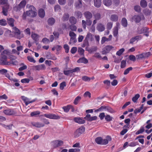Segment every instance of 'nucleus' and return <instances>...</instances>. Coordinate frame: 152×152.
<instances>
[{"instance_id": "nucleus-1", "label": "nucleus", "mask_w": 152, "mask_h": 152, "mask_svg": "<svg viewBox=\"0 0 152 152\" xmlns=\"http://www.w3.org/2000/svg\"><path fill=\"white\" fill-rule=\"evenodd\" d=\"M84 16L86 18V20H83L82 21V24L83 28L85 29L86 25L90 26L92 23L91 18L93 17L92 13L89 11H86L84 13Z\"/></svg>"}, {"instance_id": "nucleus-2", "label": "nucleus", "mask_w": 152, "mask_h": 152, "mask_svg": "<svg viewBox=\"0 0 152 152\" xmlns=\"http://www.w3.org/2000/svg\"><path fill=\"white\" fill-rule=\"evenodd\" d=\"M27 7L28 8V10L26 11L27 15L31 17H34L37 15L36 10L33 6L27 4Z\"/></svg>"}, {"instance_id": "nucleus-3", "label": "nucleus", "mask_w": 152, "mask_h": 152, "mask_svg": "<svg viewBox=\"0 0 152 152\" xmlns=\"http://www.w3.org/2000/svg\"><path fill=\"white\" fill-rule=\"evenodd\" d=\"M145 17L142 14L136 15H134L132 18V21L136 23H139L142 20H144Z\"/></svg>"}, {"instance_id": "nucleus-4", "label": "nucleus", "mask_w": 152, "mask_h": 152, "mask_svg": "<svg viewBox=\"0 0 152 152\" xmlns=\"http://www.w3.org/2000/svg\"><path fill=\"white\" fill-rule=\"evenodd\" d=\"M96 142L98 144L105 145L108 143V140L106 139H103L101 137H98L95 140Z\"/></svg>"}, {"instance_id": "nucleus-5", "label": "nucleus", "mask_w": 152, "mask_h": 152, "mask_svg": "<svg viewBox=\"0 0 152 152\" xmlns=\"http://www.w3.org/2000/svg\"><path fill=\"white\" fill-rule=\"evenodd\" d=\"M85 131V128L83 126H81L77 129L74 133L75 137H78L83 133Z\"/></svg>"}, {"instance_id": "nucleus-6", "label": "nucleus", "mask_w": 152, "mask_h": 152, "mask_svg": "<svg viewBox=\"0 0 152 152\" xmlns=\"http://www.w3.org/2000/svg\"><path fill=\"white\" fill-rule=\"evenodd\" d=\"M64 143L63 141L56 140L51 142V144L54 148H56L61 146Z\"/></svg>"}, {"instance_id": "nucleus-7", "label": "nucleus", "mask_w": 152, "mask_h": 152, "mask_svg": "<svg viewBox=\"0 0 152 152\" xmlns=\"http://www.w3.org/2000/svg\"><path fill=\"white\" fill-rule=\"evenodd\" d=\"M26 4V1L24 0L22 1L16 7H14V10L16 11L20 10L22 8H24Z\"/></svg>"}, {"instance_id": "nucleus-8", "label": "nucleus", "mask_w": 152, "mask_h": 152, "mask_svg": "<svg viewBox=\"0 0 152 152\" xmlns=\"http://www.w3.org/2000/svg\"><path fill=\"white\" fill-rule=\"evenodd\" d=\"M7 57L6 55H2L1 58H0V61L3 65H10L11 64L10 62L7 61Z\"/></svg>"}, {"instance_id": "nucleus-9", "label": "nucleus", "mask_w": 152, "mask_h": 152, "mask_svg": "<svg viewBox=\"0 0 152 152\" xmlns=\"http://www.w3.org/2000/svg\"><path fill=\"white\" fill-rule=\"evenodd\" d=\"M113 48V47L110 45H107L103 48L102 53L103 54H105L109 53L110 51Z\"/></svg>"}, {"instance_id": "nucleus-10", "label": "nucleus", "mask_w": 152, "mask_h": 152, "mask_svg": "<svg viewBox=\"0 0 152 152\" xmlns=\"http://www.w3.org/2000/svg\"><path fill=\"white\" fill-rule=\"evenodd\" d=\"M44 115L45 117L51 119H58L60 118L59 116L53 114H45Z\"/></svg>"}, {"instance_id": "nucleus-11", "label": "nucleus", "mask_w": 152, "mask_h": 152, "mask_svg": "<svg viewBox=\"0 0 152 152\" xmlns=\"http://www.w3.org/2000/svg\"><path fill=\"white\" fill-rule=\"evenodd\" d=\"M94 20H93V22L94 24V23H96L97 21L100 20L102 18V16L100 13L97 12L94 15Z\"/></svg>"}, {"instance_id": "nucleus-12", "label": "nucleus", "mask_w": 152, "mask_h": 152, "mask_svg": "<svg viewBox=\"0 0 152 152\" xmlns=\"http://www.w3.org/2000/svg\"><path fill=\"white\" fill-rule=\"evenodd\" d=\"M97 118V117L96 116H95L91 117L90 115L87 114L84 118L88 121H91L96 120Z\"/></svg>"}, {"instance_id": "nucleus-13", "label": "nucleus", "mask_w": 152, "mask_h": 152, "mask_svg": "<svg viewBox=\"0 0 152 152\" xmlns=\"http://www.w3.org/2000/svg\"><path fill=\"white\" fill-rule=\"evenodd\" d=\"M9 8V4L5 5L2 8V13L3 15L5 16L7 15L8 10Z\"/></svg>"}, {"instance_id": "nucleus-14", "label": "nucleus", "mask_w": 152, "mask_h": 152, "mask_svg": "<svg viewBox=\"0 0 152 152\" xmlns=\"http://www.w3.org/2000/svg\"><path fill=\"white\" fill-rule=\"evenodd\" d=\"M96 29L99 31H102L104 30L105 27L101 23H99L97 24Z\"/></svg>"}, {"instance_id": "nucleus-15", "label": "nucleus", "mask_w": 152, "mask_h": 152, "mask_svg": "<svg viewBox=\"0 0 152 152\" xmlns=\"http://www.w3.org/2000/svg\"><path fill=\"white\" fill-rule=\"evenodd\" d=\"M4 113L7 115H14L16 113L13 110L10 109L4 110Z\"/></svg>"}, {"instance_id": "nucleus-16", "label": "nucleus", "mask_w": 152, "mask_h": 152, "mask_svg": "<svg viewBox=\"0 0 152 152\" xmlns=\"http://www.w3.org/2000/svg\"><path fill=\"white\" fill-rule=\"evenodd\" d=\"M74 121L76 123L82 124L85 123V121L80 118H75L74 119Z\"/></svg>"}, {"instance_id": "nucleus-17", "label": "nucleus", "mask_w": 152, "mask_h": 152, "mask_svg": "<svg viewBox=\"0 0 152 152\" xmlns=\"http://www.w3.org/2000/svg\"><path fill=\"white\" fill-rule=\"evenodd\" d=\"M34 68L36 70H44L45 69V67L44 64H41L34 66Z\"/></svg>"}, {"instance_id": "nucleus-18", "label": "nucleus", "mask_w": 152, "mask_h": 152, "mask_svg": "<svg viewBox=\"0 0 152 152\" xmlns=\"http://www.w3.org/2000/svg\"><path fill=\"white\" fill-rule=\"evenodd\" d=\"M78 63H83L84 64H87L88 62V60L84 57H83L80 58L77 61Z\"/></svg>"}, {"instance_id": "nucleus-19", "label": "nucleus", "mask_w": 152, "mask_h": 152, "mask_svg": "<svg viewBox=\"0 0 152 152\" xmlns=\"http://www.w3.org/2000/svg\"><path fill=\"white\" fill-rule=\"evenodd\" d=\"M75 6L77 8H80L82 7V0H78L75 2Z\"/></svg>"}, {"instance_id": "nucleus-20", "label": "nucleus", "mask_w": 152, "mask_h": 152, "mask_svg": "<svg viewBox=\"0 0 152 152\" xmlns=\"http://www.w3.org/2000/svg\"><path fill=\"white\" fill-rule=\"evenodd\" d=\"M7 20L8 24L11 26L13 27L14 20L12 18H7Z\"/></svg>"}, {"instance_id": "nucleus-21", "label": "nucleus", "mask_w": 152, "mask_h": 152, "mask_svg": "<svg viewBox=\"0 0 152 152\" xmlns=\"http://www.w3.org/2000/svg\"><path fill=\"white\" fill-rule=\"evenodd\" d=\"M32 125L37 127L40 128L44 126V124L38 122L36 123H32Z\"/></svg>"}, {"instance_id": "nucleus-22", "label": "nucleus", "mask_w": 152, "mask_h": 152, "mask_svg": "<svg viewBox=\"0 0 152 152\" xmlns=\"http://www.w3.org/2000/svg\"><path fill=\"white\" fill-rule=\"evenodd\" d=\"M94 5L96 7L99 8L101 5L102 3L101 0H94Z\"/></svg>"}, {"instance_id": "nucleus-23", "label": "nucleus", "mask_w": 152, "mask_h": 152, "mask_svg": "<svg viewBox=\"0 0 152 152\" xmlns=\"http://www.w3.org/2000/svg\"><path fill=\"white\" fill-rule=\"evenodd\" d=\"M39 16L41 18H43L45 15V12L44 10L41 9L39 10L38 13Z\"/></svg>"}, {"instance_id": "nucleus-24", "label": "nucleus", "mask_w": 152, "mask_h": 152, "mask_svg": "<svg viewBox=\"0 0 152 152\" xmlns=\"http://www.w3.org/2000/svg\"><path fill=\"white\" fill-rule=\"evenodd\" d=\"M103 2L104 4L107 6H110L112 3V1L111 0H103Z\"/></svg>"}, {"instance_id": "nucleus-25", "label": "nucleus", "mask_w": 152, "mask_h": 152, "mask_svg": "<svg viewBox=\"0 0 152 152\" xmlns=\"http://www.w3.org/2000/svg\"><path fill=\"white\" fill-rule=\"evenodd\" d=\"M118 18V17L117 15L115 14H113L111 15L110 18V19L111 20L116 22L117 21Z\"/></svg>"}, {"instance_id": "nucleus-26", "label": "nucleus", "mask_w": 152, "mask_h": 152, "mask_svg": "<svg viewBox=\"0 0 152 152\" xmlns=\"http://www.w3.org/2000/svg\"><path fill=\"white\" fill-rule=\"evenodd\" d=\"M32 39L36 42L39 40V36L35 34H32L31 35Z\"/></svg>"}, {"instance_id": "nucleus-27", "label": "nucleus", "mask_w": 152, "mask_h": 152, "mask_svg": "<svg viewBox=\"0 0 152 152\" xmlns=\"http://www.w3.org/2000/svg\"><path fill=\"white\" fill-rule=\"evenodd\" d=\"M48 24L49 25H52L55 23V20L53 18H50L48 20Z\"/></svg>"}, {"instance_id": "nucleus-28", "label": "nucleus", "mask_w": 152, "mask_h": 152, "mask_svg": "<svg viewBox=\"0 0 152 152\" xmlns=\"http://www.w3.org/2000/svg\"><path fill=\"white\" fill-rule=\"evenodd\" d=\"M88 41H92L93 40L92 35L90 33H88L85 38Z\"/></svg>"}, {"instance_id": "nucleus-29", "label": "nucleus", "mask_w": 152, "mask_h": 152, "mask_svg": "<svg viewBox=\"0 0 152 152\" xmlns=\"http://www.w3.org/2000/svg\"><path fill=\"white\" fill-rule=\"evenodd\" d=\"M122 25L124 27H126L127 26V21L125 18H123L121 21Z\"/></svg>"}, {"instance_id": "nucleus-30", "label": "nucleus", "mask_w": 152, "mask_h": 152, "mask_svg": "<svg viewBox=\"0 0 152 152\" xmlns=\"http://www.w3.org/2000/svg\"><path fill=\"white\" fill-rule=\"evenodd\" d=\"M69 14L66 13H65L62 17V20L64 21H66L68 20L69 17Z\"/></svg>"}, {"instance_id": "nucleus-31", "label": "nucleus", "mask_w": 152, "mask_h": 152, "mask_svg": "<svg viewBox=\"0 0 152 152\" xmlns=\"http://www.w3.org/2000/svg\"><path fill=\"white\" fill-rule=\"evenodd\" d=\"M69 21L71 24H76L77 22L76 19L74 17H71L69 18Z\"/></svg>"}, {"instance_id": "nucleus-32", "label": "nucleus", "mask_w": 152, "mask_h": 152, "mask_svg": "<svg viewBox=\"0 0 152 152\" xmlns=\"http://www.w3.org/2000/svg\"><path fill=\"white\" fill-rule=\"evenodd\" d=\"M147 5V2L145 0H141L140 1V5L143 7H145Z\"/></svg>"}, {"instance_id": "nucleus-33", "label": "nucleus", "mask_w": 152, "mask_h": 152, "mask_svg": "<svg viewBox=\"0 0 152 152\" xmlns=\"http://www.w3.org/2000/svg\"><path fill=\"white\" fill-rule=\"evenodd\" d=\"M143 13L146 15H149L151 13V10L148 9H146L144 11Z\"/></svg>"}, {"instance_id": "nucleus-34", "label": "nucleus", "mask_w": 152, "mask_h": 152, "mask_svg": "<svg viewBox=\"0 0 152 152\" xmlns=\"http://www.w3.org/2000/svg\"><path fill=\"white\" fill-rule=\"evenodd\" d=\"M113 119V117L110 116V115H105V120L107 121H108V122L112 121V120Z\"/></svg>"}, {"instance_id": "nucleus-35", "label": "nucleus", "mask_w": 152, "mask_h": 152, "mask_svg": "<svg viewBox=\"0 0 152 152\" xmlns=\"http://www.w3.org/2000/svg\"><path fill=\"white\" fill-rule=\"evenodd\" d=\"M140 96V95L139 94H136L133 97L132 99V101L134 102H136L137 100L139 98Z\"/></svg>"}, {"instance_id": "nucleus-36", "label": "nucleus", "mask_w": 152, "mask_h": 152, "mask_svg": "<svg viewBox=\"0 0 152 152\" xmlns=\"http://www.w3.org/2000/svg\"><path fill=\"white\" fill-rule=\"evenodd\" d=\"M75 15L78 18H81L82 17V14L80 11L75 12Z\"/></svg>"}, {"instance_id": "nucleus-37", "label": "nucleus", "mask_w": 152, "mask_h": 152, "mask_svg": "<svg viewBox=\"0 0 152 152\" xmlns=\"http://www.w3.org/2000/svg\"><path fill=\"white\" fill-rule=\"evenodd\" d=\"M126 61L124 60H123L121 62V64L120 67L121 68H124L126 67Z\"/></svg>"}, {"instance_id": "nucleus-38", "label": "nucleus", "mask_w": 152, "mask_h": 152, "mask_svg": "<svg viewBox=\"0 0 152 152\" xmlns=\"http://www.w3.org/2000/svg\"><path fill=\"white\" fill-rule=\"evenodd\" d=\"M81 99V97L80 96H78L77 97H76L74 101V104L75 105L77 104H78L79 101H80V100Z\"/></svg>"}, {"instance_id": "nucleus-39", "label": "nucleus", "mask_w": 152, "mask_h": 152, "mask_svg": "<svg viewBox=\"0 0 152 152\" xmlns=\"http://www.w3.org/2000/svg\"><path fill=\"white\" fill-rule=\"evenodd\" d=\"M7 24V22L5 19L0 20V25L3 26H6Z\"/></svg>"}, {"instance_id": "nucleus-40", "label": "nucleus", "mask_w": 152, "mask_h": 152, "mask_svg": "<svg viewBox=\"0 0 152 152\" xmlns=\"http://www.w3.org/2000/svg\"><path fill=\"white\" fill-rule=\"evenodd\" d=\"M97 50V48L96 46H94L91 48L88 51L90 53L96 51Z\"/></svg>"}, {"instance_id": "nucleus-41", "label": "nucleus", "mask_w": 152, "mask_h": 152, "mask_svg": "<svg viewBox=\"0 0 152 152\" xmlns=\"http://www.w3.org/2000/svg\"><path fill=\"white\" fill-rule=\"evenodd\" d=\"M77 41V39L76 37L71 38L70 40V41L69 43V44H75Z\"/></svg>"}, {"instance_id": "nucleus-42", "label": "nucleus", "mask_w": 152, "mask_h": 152, "mask_svg": "<svg viewBox=\"0 0 152 152\" xmlns=\"http://www.w3.org/2000/svg\"><path fill=\"white\" fill-rule=\"evenodd\" d=\"M71 107V106L68 105L66 106L63 107V108L64 110V111L65 112H68Z\"/></svg>"}, {"instance_id": "nucleus-43", "label": "nucleus", "mask_w": 152, "mask_h": 152, "mask_svg": "<svg viewBox=\"0 0 152 152\" xmlns=\"http://www.w3.org/2000/svg\"><path fill=\"white\" fill-rule=\"evenodd\" d=\"M118 29L117 27H114L113 29V35L115 37H116L117 36L118 34Z\"/></svg>"}, {"instance_id": "nucleus-44", "label": "nucleus", "mask_w": 152, "mask_h": 152, "mask_svg": "<svg viewBox=\"0 0 152 152\" xmlns=\"http://www.w3.org/2000/svg\"><path fill=\"white\" fill-rule=\"evenodd\" d=\"M109 41H110V39H109L108 38H106L105 37H103L102 38L101 43L102 44H103L105 42Z\"/></svg>"}, {"instance_id": "nucleus-45", "label": "nucleus", "mask_w": 152, "mask_h": 152, "mask_svg": "<svg viewBox=\"0 0 152 152\" xmlns=\"http://www.w3.org/2000/svg\"><path fill=\"white\" fill-rule=\"evenodd\" d=\"M54 9L55 12H60L61 10L60 6L58 4L55 5L54 7Z\"/></svg>"}, {"instance_id": "nucleus-46", "label": "nucleus", "mask_w": 152, "mask_h": 152, "mask_svg": "<svg viewBox=\"0 0 152 152\" xmlns=\"http://www.w3.org/2000/svg\"><path fill=\"white\" fill-rule=\"evenodd\" d=\"M124 50L125 49L123 48H122L118 51L117 52L116 54L117 55L120 56L122 54Z\"/></svg>"}, {"instance_id": "nucleus-47", "label": "nucleus", "mask_w": 152, "mask_h": 152, "mask_svg": "<svg viewBox=\"0 0 152 152\" xmlns=\"http://www.w3.org/2000/svg\"><path fill=\"white\" fill-rule=\"evenodd\" d=\"M40 114V112L39 111H34L32 112L31 113V116H36L37 115Z\"/></svg>"}, {"instance_id": "nucleus-48", "label": "nucleus", "mask_w": 152, "mask_h": 152, "mask_svg": "<svg viewBox=\"0 0 152 152\" xmlns=\"http://www.w3.org/2000/svg\"><path fill=\"white\" fill-rule=\"evenodd\" d=\"M13 29L15 31L14 34L15 35L17 34L18 35H19L20 34V31L18 29L16 28V27H13Z\"/></svg>"}, {"instance_id": "nucleus-49", "label": "nucleus", "mask_w": 152, "mask_h": 152, "mask_svg": "<svg viewBox=\"0 0 152 152\" xmlns=\"http://www.w3.org/2000/svg\"><path fill=\"white\" fill-rule=\"evenodd\" d=\"M66 86V83L65 82H63L60 83V88L61 90L64 89V87Z\"/></svg>"}, {"instance_id": "nucleus-50", "label": "nucleus", "mask_w": 152, "mask_h": 152, "mask_svg": "<svg viewBox=\"0 0 152 152\" xmlns=\"http://www.w3.org/2000/svg\"><path fill=\"white\" fill-rule=\"evenodd\" d=\"M132 67H129L126 69L125 70L124 72V75H126L129 73V71H130L132 70Z\"/></svg>"}, {"instance_id": "nucleus-51", "label": "nucleus", "mask_w": 152, "mask_h": 152, "mask_svg": "<svg viewBox=\"0 0 152 152\" xmlns=\"http://www.w3.org/2000/svg\"><path fill=\"white\" fill-rule=\"evenodd\" d=\"M94 57L98 59H101L102 57L99 53H95L93 56Z\"/></svg>"}, {"instance_id": "nucleus-52", "label": "nucleus", "mask_w": 152, "mask_h": 152, "mask_svg": "<svg viewBox=\"0 0 152 152\" xmlns=\"http://www.w3.org/2000/svg\"><path fill=\"white\" fill-rule=\"evenodd\" d=\"M78 52L80 54L84 55V50L82 48H78Z\"/></svg>"}, {"instance_id": "nucleus-53", "label": "nucleus", "mask_w": 152, "mask_h": 152, "mask_svg": "<svg viewBox=\"0 0 152 152\" xmlns=\"http://www.w3.org/2000/svg\"><path fill=\"white\" fill-rule=\"evenodd\" d=\"M106 110H107L108 112L111 113H114L115 112V111L113 110L110 107H107Z\"/></svg>"}, {"instance_id": "nucleus-54", "label": "nucleus", "mask_w": 152, "mask_h": 152, "mask_svg": "<svg viewBox=\"0 0 152 152\" xmlns=\"http://www.w3.org/2000/svg\"><path fill=\"white\" fill-rule=\"evenodd\" d=\"M144 130L145 129L143 127H142L140 129V130L136 132V134H140L141 133L144 132Z\"/></svg>"}, {"instance_id": "nucleus-55", "label": "nucleus", "mask_w": 152, "mask_h": 152, "mask_svg": "<svg viewBox=\"0 0 152 152\" xmlns=\"http://www.w3.org/2000/svg\"><path fill=\"white\" fill-rule=\"evenodd\" d=\"M69 36L71 37V38H75L76 34L73 32L70 31L69 33Z\"/></svg>"}, {"instance_id": "nucleus-56", "label": "nucleus", "mask_w": 152, "mask_h": 152, "mask_svg": "<svg viewBox=\"0 0 152 152\" xmlns=\"http://www.w3.org/2000/svg\"><path fill=\"white\" fill-rule=\"evenodd\" d=\"M136 57L137 59L145 58V57L144 56V53H143L139 55H137L136 56Z\"/></svg>"}, {"instance_id": "nucleus-57", "label": "nucleus", "mask_w": 152, "mask_h": 152, "mask_svg": "<svg viewBox=\"0 0 152 152\" xmlns=\"http://www.w3.org/2000/svg\"><path fill=\"white\" fill-rule=\"evenodd\" d=\"M113 26V23L111 22H108L107 24V28L108 30H110L112 28Z\"/></svg>"}, {"instance_id": "nucleus-58", "label": "nucleus", "mask_w": 152, "mask_h": 152, "mask_svg": "<svg viewBox=\"0 0 152 152\" xmlns=\"http://www.w3.org/2000/svg\"><path fill=\"white\" fill-rule=\"evenodd\" d=\"M64 48L65 50V52L67 53H68L69 50V47L68 45L66 44L64 45Z\"/></svg>"}, {"instance_id": "nucleus-59", "label": "nucleus", "mask_w": 152, "mask_h": 152, "mask_svg": "<svg viewBox=\"0 0 152 152\" xmlns=\"http://www.w3.org/2000/svg\"><path fill=\"white\" fill-rule=\"evenodd\" d=\"M30 80L28 78H25L21 80V82L23 83H28Z\"/></svg>"}, {"instance_id": "nucleus-60", "label": "nucleus", "mask_w": 152, "mask_h": 152, "mask_svg": "<svg viewBox=\"0 0 152 152\" xmlns=\"http://www.w3.org/2000/svg\"><path fill=\"white\" fill-rule=\"evenodd\" d=\"M77 50V47H73L72 48L70 51L72 54H74L76 52Z\"/></svg>"}, {"instance_id": "nucleus-61", "label": "nucleus", "mask_w": 152, "mask_h": 152, "mask_svg": "<svg viewBox=\"0 0 152 152\" xmlns=\"http://www.w3.org/2000/svg\"><path fill=\"white\" fill-rule=\"evenodd\" d=\"M27 59L28 60L31 62H33L34 63H35L36 62V61L31 56H28Z\"/></svg>"}, {"instance_id": "nucleus-62", "label": "nucleus", "mask_w": 152, "mask_h": 152, "mask_svg": "<svg viewBox=\"0 0 152 152\" xmlns=\"http://www.w3.org/2000/svg\"><path fill=\"white\" fill-rule=\"evenodd\" d=\"M134 10L135 11L139 12L140 11V7L139 6H135L134 7Z\"/></svg>"}, {"instance_id": "nucleus-63", "label": "nucleus", "mask_w": 152, "mask_h": 152, "mask_svg": "<svg viewBox=\"0 0 152 152\" xmlns=\"http://www.w3.org/2000/svg\"><path fill=\"white\" fill-rule=\"evenodd\" d=\"M129 59L133 61H135L136 60L135 57L133 55H130L129 56Z\"/></svg>"}, {"instance_id": "nucleus-64", "label": "nucleus", "mask_w": 152, "mask_h": 152, "mask_svg": "<svg viewBox=\"0 0 152 152\" xmlns=\"http://www.w3.org/2000/svg\"><path fill=\"white\" fill-rule=\"evenodd\" d=\"M105 115L104 113H100L99 115V117L101 120H103L104 118L105 117Z\"/></svg>"}]
</instances>
